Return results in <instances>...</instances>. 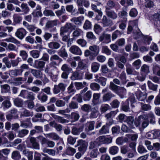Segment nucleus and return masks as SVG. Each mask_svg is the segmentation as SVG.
I'll use <instances>...</instances> for the list:
<instances>
[{"label":"nucleus","instance_id":"6","mask_svg":"<svg viewBox=\"0 0 160 160\" xmlns=\"http://www.w3.org/2000/svg\"><path fill=\"white\" fill-rule=\"evenodd\" d=\"M66 87L65 84L60 83L58 85H54L53 89V92L54 94H57L59 93L61 91H64Z\"/></svg>","mask_w":160,"mask_h":160},{"label":"nucleus","instance_id":"52","mask_svg":"<svg viewBox=\"0 0 160 160\" xmlns=\"http://www.w3.org/2000/svg\"><path fill=\"white\" fill-rule=\"evenodd\" d=\"M77 138L73 137L71 135L68 136L67 139V143L72 145H73L76 142Z\"/></svg>","mask_w":160,"mask_h":160},{"label":"nucleus","instance_id":"61","mask_svg":"<svg viewBox=\"0 0 160 160\" xmlns=\"http://www.w3.org/2000/svg\"><path fill=\"white\" fill-rule=\"evenodd\" d=\"M76 152V149L71 147H69L67 148L66 152L67 155L72 156Z\"/></svg>","mask_w":160,"mask_h":160},{"label":"nucleus","instance_id":"38","mask_svg":"<svg viewBox=\"0 0 160 160\" xmlns=\"http://www.w3.org/2000/svg\"><path fill=\"white\" fill-rule=\"evenodd\" d=\"M155 115L152 112H150L147 114H144L139 117L142 119H148L152 118L155 117Z\"/></svg>","mask_w":160,"mask_h":160},{"label":"nucleus","instance_id":"25","mask_svg":"<svg viewBox=\"0 0 160 160\" xmlns=\"http://www.w3.org/2000/svg\"><path fill=\"white\" fill-rule=\"evenodd\" d=\"M48 46L50 49H57L60 48V44L58 42H52L48 43Z\"/></svg>","mask_w":160,"mask_h":160},{"label":"nucleus","instance_id":"22","mask_svg":"<svg viewBox=\"0 0 160 160\" xmlns=\"http://www.w3.org/2000/svg\"><path fill=\"white\" fill-rule=\"evenodd\" d=\"M87 68L86 64L84 62L83 60H80L78 63V66L76 69L77 71L86 69Z\"/></svg>","mask_w":160,"mask_h":160},{"label":"nucleus","instance_id":"48","mask_svg":"<svg viewBox=\"0 0 160 160\" xmlns=\"http://www.w3.org/2000/svg\"><path fill=\"white\" fill-rule=\"evenodd\" d=\"M110 107L108 104H102L100 108L101 112L102 113H105L110 108Z\"/></svg>","mask_w":160,"mask_h":160},{"label":"nucleus","instance_id":"13","mask_svg":"<svg viewBox=\"0 0 160 160\" xmlns=\"http://www.w3.org/2000/svg\"><path fill=\"white\" fill-rule=\"evenodd\" d=\"M69 51L72 53L78 55H81L82 52L80 48L77 46H72L69 48Z\"/></svg>","mask_w":160,"mask_h":160},{"label":"nucleus","instance_id":"32","mask_svg":"<svg viewBox=\"0 0 160 160\" xmlns=\"http://www.w3.org/2000/svg\"><path fill=\"white\" fill-rule=\"evenodd\" d=\"M38 98L42 102H44L47 100L48 96L42 91L39 92L38 96Z\"/></svg>","mask_w":160,"mask_h":160},{"label":"nucleus","instance_id":"26","mask_svg":"<svg viewBox=\"0 0 160 160\" xmlns=\"http://www.w3.org/2000/svg\"><path fill=\"white\" fill-rule=\"evenodd\" d=\"M140 72L147 75L150 72L149 67L146 64L142 65L140 68Z\"/></svg>","mask_w":160,"mask_h":160},{"label":"nucleus","instance_id":"9","mask_svg":"<svg viewBox=\"0 0 160 160\" xmlns=\"http://www.w3.org/2000/svg\"><path fill=\"white\" fill-rule=\"evenodd\" d=\"M129 100H131L132 102H134L135 99V98H129L123 103L122 106V109L124 112H128L130 111V109L129 107Z\"/></svg>","mask_w":160,"mask_h":160},{"label":"nucleus","instance_id":"46","mask_svg":"<svg viewBox=\"0 0 160 160\" xmlns=\"http://www.w3.org/2000/svg\"><path fill=\"white\" fill-rule=\"evenodd\" d=\"M80 116L79 114L76 112H72L70 115V118L74 122L78 121Z\"/></svg>","mask_w":160,"mask_h":160},{"label":"nucleus","instance_id":"3","mask_svg":"<svg viewBox=\"0 0 160 160\" xmlns=\"http://www.w3.org/2000/svg\"><path fill=\"white\" fill-rule=\"evenodd\" d=\"M88 88L85 87L83 90L81 91L80 95L82 97L83 100L85 101H88L91 99L92 92L90 91H87Z\"/></svg>","mask_w":160,"mask_h":160},{"label":"nucleus","instance_id":"4","mask_svg":"<svg viewBox=\"0 0 160 160\" xmlns=\"http://www.w3.org/2000/svg\"><path fill=\"white\" fill-rule=\"evenodd\" d=\"M78 147V151L83 154L86 151L88 144L84 140H79L77 141V144L75 146V148Z\"/></svg>","mask_w":160,"mask_h":160},{"label":"nucleus","instance_id":"1","mask_svg":"<svg viewBox=\"0 0 160 160\" xmlns=\"http://www.w3.org/2000/svg\"><path fill=\"white\" fill-rule=\"evenodd\" d=\"M76 26L70 22H67L65 25L60 28V35L62 36L66 33L71 32L72 30L75 29Z\"/></svg>","mask_w":160,"mask_h":160},{"label":"nucleus","instance_id":"36","mask_svg":"<svg viewBox=\"0 0 160 160\" xmlns=\"http://www.w3.org/2000/svg\"><path fill=\"white\" fill-rule=\"evenodd\" d=\"M126 89L123 87H119L118 91V94L121 98H123L126 95Z\"/></svg>","mask_w":160,"mask_h":160},{"label":"nucleus","instance_id":"59","mask_svg":"<svg viewBox=\"0 0 160 160\" xmlns=\"http://www.w3.org/2000/svg\"><path fill=\"white\" fill-rule=\"evenodd\" d=\"M127 117L124 114L121 113L117 117V119L120 122H125Z\"/></svg>","mask_w":160,"mask_h":160},{"label":"nucleus","instance_id":"47","mask_svg":"<svg viewBox=\"0 0 160 160\" xmlns=\"http://www.w3.org/2000/svg\"><path fill=\"white\" fill-rule=\"evenodd\" d=\"M15 105L18 107H22L23 105V101L21 99L16 98L14 101Z\"/></svg>","mask_w":160,"mask_h":160},{"label":"nucleus","instance_id":"58","mask_svg":"<svg viewBox=\"0 0 160 160\" xmlns=\"http://www.w3.org/2000/svg\"><path fill=\"white\" fill-rule=\"evenodd\" d=\"M142 62L140 59L135 60L132 64L133 66L137 70L141 66Z\"/></svg>","mask_w":160,"mask_h":160},{"label":"nucleus","instance_id":"60","mask_svg":"<svg viewBox=\"0 0 160 160\" xmlns=\"http://www.w3.org/2000/svg\"><path fill=\"white\" fill-rule=\"evenodd\" d=\"M141 109L144 111H148L151 109V106L149 104H144L142 102H141Z\"/></svg>","mask_w":160,"mask_h":160},{"label":"nucleus","instance_id":"31","mask_svg":"<svg viewBox=\"0 0 160 160\" xmlns=\"http://www.w3.org/2000/svg\"><path fill=\"white\" fill-rule=\"evenodd\" d=\"M46 137L54 140H58L60 138V137L57 134L54 132L47 134Z\"/></svg>","mask_w":160,"mask_h":160},{"label":"nucleus","instance_id":"15","mask_svg":"<svg viewBox=\"0 0 160 160\" xmlns=\"http://www.w3.org/2000/svg\"><path fill=\"white\" fill-rule=\"evenodd\" d=\"M91 112L89 115L90 118H97L99 113L98 107L97 106L93 107L91 110Z\"/></svg>","mask_w":160,"mask_h":160},{"label":"nucleus","instance_id":"28","mask_svg":"<svg viewBox=\"0 0 160 160\" xmlns=\"http://www.w3.org/2000/svg\"><path fill=\"white\" fill-rule=\"evenodd\" d=\"M11 158L14 160H19L21 158L20 152L18 151H14L12 152Z\"/></svg>","mask_w":160,"mask_h":160},{"label":"nucleus","instance_id":"57","mask_svg":"<svg viewBox=\"0 0 160 160\" xmlns=\"http://www.w3.org/2000/svg\"><path fill=\"white\" fill-rule=\"evenodd\" d=\"M148 85L149 89H150L154 91L157 90L158 86L157 85L154 84L149 81H148Z\"/></svg>","mask_w":160,"mask_h":160},{"label":"nucleus","instance_id":"18","mask_svg":"<svg viewBox=\"0 0 160 160\" xmlns=\"http://www.w3.org/2000/svg\"><path fill=\"white\" fill-rule=\"evenodd\" d=\"M102 23L104 27L110 26L113 24L112 21L108 18L106 16H103L102 20Z\"/></svg>","mask_w":160,"mask_h":160},{"label":"nucleus","instance_id":"62","mask_svg":"<svg viewBox=\"0 0 160 160\" xmlns=\"http://www.w3.org/2000/svg\"><path fill=\"white\" fill-rule=\"evenodd\" d=\"M122 34L121 32L118 30H116L113 32L112 38V40L116 39L118 36H120Z\"/></svg>","mask_w":160,"mask_h":160},{"label":"nucleus","instance_id":"21","mask_svg":"<svg viewBox=\"0 0 160 160\" xmlns=\"http://www.w3.org/2000/svg\"><path fill=\"white\" fill-rule=\"evenodd\" d=\"M58 54L62 58H67L68 56V54L64 46L62 48L58 51Z\"/></svg>","mask_w":160,"mask_h":160},{"label":"nucleus","instance_id":"54","mask_svg":"<svg viewBox=\"0 0 160 160\" xmlns=\"http://www.w3.org/2000/svg\"><path fill=\"white\" fill-rule=\"evenodd\" d=\"M93 30L96 33L99 34L102 30V28L99 25L95 24L94 25Z\"/></svg>","mask_w":160,"mask_h":160},{"label":"nucleus","instance_id":"35","mask_svg":"<svg viewBox=\"0 0 160 160\" xmlns=\"http://www.w3.org/2000/svg\"><path fill=\"white\" fill-rule=\"evenodd\" d=\"M109 130L106 125H103L99 131L100 135L105 134L109 133Z\"/></svg>","mask_w":160,"mask_h":160},{"label":"nucleus","instance_id":"5","mask_svg":"<svg viewBox=\"0 0 160 160\" xmlns=\"http://www.w3.org/2000/svg\"><path fill=\"white\" fill-rule=\"evenodd\" d=\"M89 49L92 52V54L90 56V60H93L99 54L100 52V48L99 46L93 45L89 47Z\"/></svg>","mask_w":160,"mask_h":160},{"label":"nucleus","instance_id":"56","mask_svg":"<svg viewBox=\"0 0 160 160\" xmlns=\"http://www.w3.org/2000/svg\"><path fill=\"white\" fill-rule=\"evenodd\" d=\"M146 75L140 72V73L135 78V79L140 82L143 81L145 79Z\"/></svg>","mask_w":160,"mask_h":160},{"label":"nucleus","instance_id":"42","mask_svg":"<svg viewBox=\"0 0 160 160\" xmlns=\"http://www.w3.org/2000/svg\"><path fill=\"white\" fill-rule=\"evenodd\" d=\"M83 34V31L80 29H77L75 30L72 33L73 38H78Z\"/></svg>","mask_w":160,"mask_h":160},{"label":"nucleus","instance_id":"17","mask_svg":"<svg viewBox=\"0 0 160 160\" xmlns=\"http://www.w3.org/2000/svg\"><path fill=\"white\" fill-rule=\"evenodd\" d=\"M84 17L81 16L78 17L73 18L71 19L70 21L74 22L75 24L77 25H81L84 20Z\"/></svg>","mask_w":160,"mask_h":160},{"label":"nucleus","instance_id":"29","mask_svg":"<svg viewBox=\"0 0 160 160\" xmlns=\"http://www.w3.org/2000/svg\"><path fill=\"white\" fill-rule=\"evenodd\" d=\"M99 145V143L97 138L95 140L89 142L88 148L90 149H92Z\"/></svg>","mask_w":160,"mask_h":160},{"label":"nucleus","instance_id":"30","mask_svg":"<svg viewBox=\"0 0 160 160\" xmlns=\"http://www.w3.org/2000/svg\"><path fill=\"white\" fill-rule=\"evenodd\" d=\"M22 70L15 69L11 70L9 71V75L12 77H14L21 75Z\"/></svg>","mask_w":160,"mask_h":160},{"label":"nucleus","instance_id":"11","mask_svg":"<svg viewBox=\"0 0 160 160\" xmlns=\"http://www.w3.org/2000/svg\"><path fill=\"white\" fill-rule=\"evenodd\" d=\"M17 110L15 108H13L9 111V113L6 115V119L8 121H11L13 118H15L17 114Z\"/></svg>","mask_w":160,"mask_h":160},{"label":"nucleus","instance_id":"63","mask_svg":"<svg viewBox=\"0 0 160 160\" xmlns=\"http://www.w3.org/2000/svg\"><path fill=\"white\" fill-rule=\"evenodd\" d=\"M76 42L78 44L82 47H85L87 43L86 41L83 39H79L77 40Z\"/></svg>","mask_w":160,"mask_h":160},{"label":"nucleus","instance_id":"10","mask_svg":"<svg viewBox=\"0 0 160 160\" xmlns=\"http://www.w3.org/2000/svg\"><path fill=\"white\" fill-rule=\"evenodd\" d=\"M105 8L106 14L108 17L113 20L117 18L118 16L116 12L113 10H109L108 7H105Z\"/></svg>","mask_w":160,"mask_h":160},{"label":"nucleus","instance_id":"64","mask_svg":"<svg viewBox=\"0 0 160 160\" xmlns=\"http://www.w3.org/2000/svg\"><path fill=\"white\" fill-rule=\"evenodd\" d=\"M29 131L26 129H22L18 132V136L20 138H22L27 135Z\"/></svg>","mask_w":160,"mask_h":160},{"label":"nucleus","instance_id":"8","mask_svg":"<svg viewBox=\"0 0 160 160\" xmlns=\"http://www.w3.org/2000/svg\"><path fill=\"white\" fill-rule=\"evenodd\" d=\"M99 39L101 42L108 43L111 41V35L110 34H107L103 32L100 35Z\"/></svg>","mask_w":160,"mask_h":160},{"label":"nucleus","instance_id":"14","mask_svg":"<svg viewBox=\"0 0 160 160\" xmlns=\"http://www.w3.org/2000/svg\"><path fill=\"white\" fill-rule=\"evenodd\" d=\"M101 97L100 93H94L93 94L92 103L94 105H96L101 103L100 101Z\"/></svg>","mask_w":160,"mask_h":160},{"label":"nucleus","instance_id":"41","mask_svg":"<svg viewBox=\"0 0 160 160\" xmlns=\"http://www.w3.org/2000/svg\"><path fill=\"white\" fill-rule=\"evenodd\" d=\"M119 151L118 148L115 146H114L110 147L109 149V153L112 155H115Z\"/></svg>","mask_w":160,"mask_h":160},{"label":"nucleus","instance_id":"45","mask_svg":"<svg viewBox=\"0 0 160 160\" xmlns=\"http://www.w3.org/2000/svg\"><path fill=\"white\" fill-rule=\"evenodd\" d=\"M106 79L104 77H100L99 78L95 79V81L98 83H100L102 86H105L106 84Z\"/></svg>","mask_w":160,"mask_h":160},{"label":"nucleus","instance_id":"19","mask_svg":"<svg viewBox=\"0 0 160 160\" xmlns=\"http://www.w3.org/2000/svg\"><path fill=\"white\" fill-rule=\"evenodd\" d=\"M26 34L25 30L23 28H20L17 30L15 33L16 36L20 39H22Z\"/></svg>","mask_w":160,"mask_h":160},{"label":"nucleus","instance_id":"51","mask_svg":"<svg viewBox=\"0 0 160 160\" xmlns=\"http://www.w3.org/2000/svg\"><path fill=\"white\" fill-rule=\"evenodd\" d=\"M90 86L91 89L93 91H99L100 88L99 84L95 82L91 83Z\"/></svg>","mask_w":160,"mask_h":160},{"label":"nucleus","instance_id":"24","mask_svg":"<svg viewBox=\"0 0 160 160\" xmlns=\"http://www.w3.org/2000/svg\"><path fill=\"white\" fill-rule=\"evenodd\" d=\"M52 116L58 122L62 123H66L69 122V121L68 120L64 118L63 117L55 115L52 114H51Z\"/></svg>","mask_w":160,"mask_h":160},{"label":"nucleus","instance_id":"12","mask_svg":"<svg viewBox=\"0 0 160 160\" xmlns=\"http://www.w3.org/2000/svg\"><path fill=\"white\" fill-rule=\"evenodd\" d=\"M54 60H59V62L62 61V59L57 55L54 54L51 55L50 58L51 62L49 63V65L51 67L57 64L56 62L54 61Z\"/></svg>","mask_w":160,"mask_h":160},{"label":"nucleus","instance_id":"23","mask_svg":"<svg viewBox=\"0 0 160 160\" xmlns=\"http://www.w3.org/2000/svg\"><path fill=\"white\" fill-rule=\"evenodd\" d=\"M0 87L2 93H10V86L8 84L1 85Z\"/></svg>","mask_w":160,"mask_h":160},{"label":"nucleus","instance_id":"27","mask_svg":"<svg viewBox=\"0 0 160 160\" xmlns=\"http://www.w3.org/2000/svg\"><path fill=\"white\" fill-rule=\"evenodd\" d=\"M100 64L97 62H94L91 63V69L92 71L94 72H97L99 70Z\"/></svg>","mask_w":160,"mask_h":160},{"label":"nucleus","instance_id":"7","mask_svg":"<svg viewBox=\"0 0 160 160\" xmlns=\"http://www.w3.org/2000/svg\"><path fill=\"white\" fill-rule=\"evenodd\" d=\"M98 139L99 145L102 144H108L111 143L112 141V138L111 137H107L105 136H102L99 137L97 138Z\"/></svg>","mask_w":160,"mask_h":160},{"label":"nucleus","instance_id":"53","mask_svg":"<svg viewBox=\"0 0 160 160\" xmlns=\"http://www.w3.org/2000/svg\"><path fill=\"white\" fill-rule=\"evenodd\" d=\"M61 69L63 72H70L72 71V69L70 68L68 65L66 64H63L61 67Z\"/></svg>","mask_w":160,"mask_h":160},{"label":"nucleus","instance_id":"39","mask_svg":"<svg viewBox=\"0 0 160 160\" xmlns=\"http://www.w3.org/2000/svg\"><path fill=\"white\" fill-rule=\"evenodd\" d=\"M58 22V19L49 21L47 23L46 27L47 28H49L54 26H56Z\"/></svg>","mask_w":160,"mask_h":160},{"label":"nucleus","instance_id":"40","mask_svg":"<svg viewBox=\"0 0 160 160\" xmlns=\"http://www.w3.org/2000/svg\"><path fill=\"white\" fill-rule=\"evenodd\" d=\"M76 91L74 87L73 83L72 82L67 88V92L72 95L75 93Z\"/></svg>","mask_w":160,"mask_h":160},{"label":"nucleus","instance_id":"20","mask_svg":"<svg viewBox=\"0 0 160 160\" xmlns=\"http://www.w3.org/2000/svg\"><path fill=\"white\" fill-rule=\"evenodd\" d=\"M114 96V95L111 92H108L102 96V101L103 102H106L109 101L112 97Z\"/></svg>","mask_w":160,"mask_h":160},{"label":"nucleus","instance_id":"2","mask_svg":"<svg viewBox=\"0 0 160 160\" xmlns=\"http://www.w3.org/2000/svg\"><path fill=\"white\" fill-rule=\"evenodd\" d=\"M28 89L29 90L30 89L28 88H27V89L22 90L19 96L28 100L25 101L24 104L25 106H27L29 108H30V92H29Z\"/></svg>","mask_w":160,"mask_h":160},{"label":"nucleus","instance_id":"55","mask_svg":"<svg viewBox=\"0 0 160 160\" xmlns=\"http://www.w3.org/2000/svg\"><path fill=\"white\" fill-rule=\"evenodd\" d=\"M92 27L91 22L88 20H86L83 26L84 29L85 30L90 29Z\"/></svg>","mask_w":160,"mask_h":160},{"label":"nucleus","instance_id":"37","mask_svg":"<svg viewBox=\"0 0 160 160\" xmlns=\"http://www.w3.org/2000/svg\"><path fill=\"white\" fill-rule=\"evenodd\" d=\"M92 108V106L89 104H84L81 107V110L87 113H88L91 110Z\"/></svg>","mask_w":160,"mask_h":160},{"label":"nucleus","instance_id":"16","mask_svg":"<svg viewBox=\"0 0 160 160\" xmlns=\"http://www.w3.org/2000/svg\"><path fill=\"white\" fill-rule=\"evenodd\" d=\"M136 94L137 98L141 101H143L147 97V94L145 92H142L139 90L136 92Z\"/></svg>","mask_w":160,"mask_h":160},{"label":"nucleus","instance_id":"34","mask_svg":"<svg viewBox=\"0 0 160 160\" xmlns=\"http://www.w3.org/2000/svg\"><path fill=\"white\" fill-rule=\"evenodd\" d=\"M133 121V118L131 116H129L127 117L125 122H126L130 128H134Z\"/></svg>","mask_w":160,"mask_h":160},{"label":"nucleus","instance_id":"33","mask_svg":"<svg viewBox=\"0 0 160 160\" xmlns=\"http://www.w3.org/2000/svg\"><path fill=\"white\" fill-rule=\"evenodd\" d=\"M82 78V74L79 73L77 72H74L71 77V79L72 80L81 79Z\"/></svg>","mask_w":160,"mask_h":160},{"label":"nucleus","instance_id":"43","mask_svg":"<svg viewBox=\"0 0 160 160\" xmlns=\"http://www.w3.org/2000/svg\"><path fill=\"white\" fill-rule=\"evenodd\" d=\"M44 15L46 17H54L55 14L51 10L45 9L43 12Z\"/></svg>","mask_w":160,"mask_h":160},{"label":"nucleus","instance_id":"49","mask_svg":"<svg viewBox=\"0 0 160 160\" xmlns=\"http://www.w3.org/2000/svg\"><path fill=\"white\" fill-rule=\"evenodd\" d=\"M66 12V10L65 7L62 6L60 10H58L55 12V13L57 16L58 17L61 16L62 15L65 13Z\"/></svg>","mask_w":160,"mask_h":160},{"label":"nucleus","instance_id":"44","mask_svg":"<svg viewBox=\"0 0 160 160\" xmlns=\"http://www.w3.org/2000/svg\"><path fill=\"white\" fill-rule=\"evenodd\" d=\"M82 131V129L80 128H77L74 127H72L71 132L74 135H77Z\"/></svg>","mask_w":160,"mask_h":160},{"label":"nucleus","instance_id":"50","mask_svg":"<svg viewBox=\"0 0 160 160\" xmlns=\"http://www.w3.org/2000/svg\"><path fill=\"white\" fill-rule=\"evenodd\" d=\"M31 143H32V147L35 149L39 148V145L36 141L35 139L32 137H31Z\"/></svg>","mask_w":160,"mask_h":160}]
</instances>
